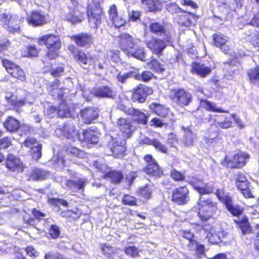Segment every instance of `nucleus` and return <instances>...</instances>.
<instances>
[{
    "label": "nucleus",
    "instance_id": "nucleus-1",
    "mask_svg": "<svg viewBox=\"0 0 259 259\" xmlns=\"http://www.w3.org/2000/svg\"><path fill=\"white\" fill-rule=\"evenodd\" d=\"M199 218L202 221H207L211 218L218 210L217 203L210 199L202 200L200 198L195 208Z\"/></svg>",
    "mask_w": 259,
    "mask_h": 259
},
{
    "label": "nucleus",
    "instance_id": "nucleus-2",
    "mask_svg": "<svg viewBox=\"0 0 259 259\" xmlns=\"http://www.w3.org/2000/svg\"><path fill=\"white\" fill-rule=\"evenodd\" d=\"M40 45L45 44L48 49L47 56L49 58L54 59L58 54V50L61 43L58 36L53 34H47L38 39Z\"/></svg>",
    "mask_w": 259,
    "mask_h": 259
},
{
    "label": "nucleus",
    "instance_id": "nucleus-3",
    "mask_svg": "<svg viewBox=\"0 0 259 259\" xmlns=\"http://www.w3.org/2000/svg\"><path fill=\"white\" fill-rule=\"evenodd\" d=\"M102 9L99 3L89 4L88 16L90 25L93 28H97L101 24Z\"/></svg>",
    "mask_w": 259,
    "mask_h": 259
},
{
    "label": "nucleus",
    "instance_id": "nucleus-4",
    "mask_svg": "<svg viewBox=\"0 0 259 259\" xmlns=\"http://www.w3.org/2000/svg\"><path fill=\"white\" fill-rule=\"evenodd\" d=\"M70 1L73 8L70 7L69 12L65 15V19L72 24L82 22L84 19L85 16L83 8L78 5L76 0Z\"/></svg>",
    "mask_w": 259,
    "mask_h": 259
},
{
    "label": "nucleus",
    "instance_id": "nucleus-5",
    "mask_svg": "<svg viewBox=\"0 0 259 259\" xmlns=\"http://www.w3.org/2000/svg\"><path fill=\"white\" fill-rule=\"evenodd\" d=\"M169 96L172 101L181 106L188 105L192 101V95L183 89L171 90Z\"/></svg>",
    "mask_w": 259,
    "mask_h": 259
},
{
    "label": "nucleus",
    "instance_id": "nucleus-6",
    "mask_svg": "<svg viewBox=\"0 0 259 259\" xmlns=\"http://www.w3.org/2000/svg\"><path fill=\"white\" fill-rule=\"evenodd\" d=\"M249 157L247 153L240 152L233 157L227 156L224 164L230 168L242 167L245 165L246 160L249 159Z\"/></svg>",
    "mask_w": 259,
    "mask_h": 259
},
{
    "label": "nucleus",
    "instance_id": "nucleus-7",
    "mask_svg": "<svg viewBox=\"0 0 259 259\" xmlns=\"http://www.w3.org/2000/svg\"><path fill=\"white\" fill-rule=\"evenodd\" d=\"M110 138L111 140L109 142L108 146L110 148L112 154L117 158L122 157L125 151V139L120 137H113L112 135L111 136Z\"/></svg>",
    "mask_w": 259,
    "mask_h": 259
},
{
    "label": "nucleus",
    "instance_id": "nucleus-8",
    "mask_svg": "<svg viewBox=\"0 0 259 259\" xmlns=\"http://www.w3.org/2000/svg\"><path fill=\"white\" fill-rule=\"evenodd\" d=\"M186 181L192 185L194 189L201 195L208 194L212 193L213 191V186L212 184L209 183L205 184L196 177L189 178L187 179Z\"/></svg>",
    "mask_w": 259,
    "mask_h": 259
},
{
    "label": "nucleus",
    "instance_id": "nucleus-9",
    "mask_svg": "<svg viewBox=\"0 0 259 259\" xmlns=\"http://www.w3.org/2000/svg\"><path fill=\"white\" fill-rule=\"evenodd\" d=\"M3 65L8 73L13 77L21 81L25 80L24 72L19 66L8 60H3Z\"/></svg>",
    "mask_w": 259,
    "mask_h": 259
},
{
    "label": "nucleus",
    "instance_id": "nucleus-10",
    "mask_svg": "<svg viewBox=\"0 0 259 259\" xmlns=\"http://www.w3.org/2000/svg\"><path fill=\"white\" fill-rule=\"evenodd\" d=\"M139 42V39L133 38L129 34L125 33L120 36L119 45L121 49L128 55L130 52H132V49Z\"/></svg>",
    "mask_w": 259,
    "mask_h": 259
},
{
    "label": "nucleus",
    "instance_id": "nucleus-11",
    "mask_svg": "<svg viewBox=\"0 0 259 259\" xmlns=\"http://www.w3.org/2000/svg\"><path fill=\"white\" fill-rule=\"evenodd\" d=\"M189 192L186 187L177 188L172 192L171 200L179 205L186 204L189 200Z\"/></svg>",
    "mask_w": 259,
    "mask_h": 259
},
{
    "label": "nucleus",
    "instance_id": "nucleus-12",
    "mask_svg": "<svg viewBox=\"0 0 259 259\" xmlns=\"http://www.w3.org/2000/svg\"><path fill=\"white\" fill-rule=\"evenodd\" d=\"M144 160L147 163L145 171L147 174L155 177H160L162 174V171L160 169L158 164L151 155H147Z\"/></svg>",
    "mask_w": 259,
    "mask_h": 259
},
{
    "label": "nucleus",
    "instance_id": "nucleus-13",
    "mask_svg": "<svg viewBox=\"0 0 259 259\" xmlns=\"http://www.w3.org/2000/svg\"><path fill=\"white\" fill-rule=\"evenodd\" d=\"M116 125L122 132V138L124 139L131 137L134 131L131 120L127 118H119L117 121Z\"/></svg>",
    "mask_w": 259,
    "mask_h": 259
},
{
    "label": "nucleus",
    "instance_id": "nucleus-14",
    "mask_svg": "<svg viewBox=\"0 0 259 259\" xmlns=\"http://www.w3.org/2000/svg\"><path fill=\"white\" fill-rule=\"evenodd\" d=\"M23 145L31 149V154L33 158L38 160L41 156V146L39 145L36 140L33 138H27Z\"/></svg>",
    "mask_w": 259,
    "mask_h": 259
},
{
    "label": "nucleus",
    "instance_id": "nucleus-15",
    "mask_svg": "<svg viewBox=\"0 0 259 259\" xmlns=\"http://www.w3.org/2000/svg\"><path fill=\"white\" fill-rule=\"evenodd\" d=\"M207 233L206 237L208 241L211 244L217 243L223 236V232H220L219 227L213 228L210 226H205L203 229Z\"/></svg>",
    "mask_w": 259,
    "mask_h": 259
},
{
    "label": "nucleus",
    "instance_id": "nucleus-16",
    "mask_svg": "<svg viewBox=\"0 0 259 259\" xmlns=\"http://www.w3.org/2000/svg\"><path fill=\"white\" fill-rule=\"evenodd\" d=\"M80 115L84 123L90 124L97 118L99 113L97 108L89 107L81 110Z\"/></svg>",
    "mask_w": 259,
    "mask_h": 259
},
{
    "label": "nucleus",
    "instance_id": "nucleus-17",
    "mask_svg": "<svg viewBox=\"0 0 259 259\" xmlns=\"http://www.w3.org/2000/svg\"><path fill=\"white\" fill-rule=\"evenodd\" d=\"M57 113L62 117H69L71 115L70 108H68L66 103L64 102H62L59 105L58 110L55 106H52L48 111V114L52 117Z\"/></svg>",
    "mask_w": 259,
    "mask_h": 259
},
{
    "label": "nucleus",
    "instance_id": "nucleus-18",
    "mask_svg": "<svg viewBox=\"0 0 259 259\" xmlns=\"http://www.w3.org/2000/svg\"><path fill=\"white\" fill-rule=\"evenodd\" d=\"M27 21L29 24L33 26H38L45 24L46 22V19L44 14L36 11L30 13Z\"/></svg>",
    "mask_w": 259,
    "mask_h": 259
},
{
    "label": "nucleus",
    "instance_id": "nucleus-19",
    "mask_svg": "<svg viewBox=\"0 0 259 259\" xmlns=\"http://www.w3.org/2000/svg\"><path fill=\"white\" fill-rule=\"evenodd\" d=\"M153 90L152 89L146 86L141 85L139 87L133 94V98L140 103L145 101L148 95L152 94Z\"/></svg>",
    "mask_w": 259,
    "mask_h": 259
},
{
    "label": "nucleus",
    "instance_id": "nucleus-20",
    "mask_svg": "<svg viewBox=\"0 0 259 259\" xmlns=\"http://www.w3.org/2000/svg\"><path fill=\"white\" fill-rule=\"evenodd\" d=\"M147 45L153 53L157 55L160 54L165 47L164 40L156 38L147 41Z\"/></svg>",
    "mask_w": 259,
    "mask_h": 259
},
{
    "label": "nucleus",
    "instance_id": "nucleus-21",
    "mask_svg": "<svg viewBox=\"0 0 259 259\" xmlns=\"http://www.w3.org/2000/svg\"><path fill=\"white\" fill-rule=\"evenodd\" d=\"M6 166L7 167L12 171H15L16 170L23 169V166L22 162L20 159L15 157L12 154H9L6 159Z\"/></svg>",
    "mask_w": 259,
    "mask_h": 259
},
{
    "label": "nucleus",
    "instance_id": "nucleus-22",
    "mask_svg": "<svg viewBox=\"0 0 259 259\" xmlns=\"http://www.w3.org/2000/svg\"><path fill=\"white\" fill-rule=\"evenodd\" d=\"M191 71L192 73L196 74L201 77H205L211 72L210 68L203 64L193 62L191 65Z\"/></svg>",
    "mask_w": 259,
    "mask_h": 259
},
{
    "label": "nucleus",
    "instance_id": "nucleus-23",
    "mask_svg": "<svg viewBox=\"0 0 259 259\" xmlns=\"http://www.w3.org/2000/svg\"><path fill=\"white\" fill-rule=\"evenodd\" d=\"M91 92L92 94L98 97L112 98L115 95L114 92L107 87L94 88Z\"/></svg>",
    "mask_w": 259,
    "mask_h": 259
},
{
    "label": "nucleus",
    "instance_id": "nucleus-24",
    "mask_svg": "<svg viewBox=\"0 0 259 259\" xmlns=\"http://www.w3.org/2000/svg\"><path fill=\"white\" fill-rule=\"evenodd\" d=\"M75 59L84 65L90 64L94 66L92 57L89 54H86L81 51L78 50L73 54Z\"/></svg>",
    "mask_w": 259,
    "mask_h": 259
},
{
    "label": "nucleus",
    "instance_id": "nucleus-25",
    "mask_svg": "<svg viewBox=\"0 0 259 259\" xmlns=\"http://www.w3.org/2000/svg\"><path fill=\"white\" fill-rule=\"evenodd\" d=\"M55 132L57 135H59L62 132V135L68 139H72L78 134V132L75 130L74 126L71 124H67L64 126L62 130L57 128Z\"/></svg>",
    "mask_w": 259,
    "mask_h": 259
},
{
    "label": "nucleus",
    "instance_id": "nucleus-26",
    "mask_svg": "<svg viewBox=\"0 0 259 259\" xmlns=\"http://www.w3.org/2000/svg\"><path fill=\"white\" fill-rule=\"evenodd\" d=\"M88 180L85 178L78 179L76 180H68L67 181V185L73 190L83 189Z\"/></svg>",
    "mask_w": 259,
    "mask_h": 259
},
{
    "label": "nucleus",
    "instance_id": "nucleus-27",
    "mask_svg": "<svg viewBox=\"0 0 259 259\" xmlns=\"http://www.w3.org/2000/svg\"><path fill=\"white\" fill-rule=\"evenodd\" d=\"M98 135L97 131L89 129L83 133V140L89 143L96 144L98 142Z\"/></svg>",
    "mask_w": 259,
    "mask_h": 259
},
{
    "label": "nucleus",
    "instance_id": "nucleus-28",
    "mask_svg": "<svg viewBox=\"0 0 259 259\" xmlns=\"http://www.w3.org/2000/svg\"><path fill=\"white\" fill-rule=\"evenodd\" d=\"M72 38L79 46H85L90 44L92 41V37L90 35L85 34L74 36Z\"/></svg>",
    "mask_w": 259,
    "mask_h": 259
},
{
    "label": "nucleus",
    "instance_id": "nucleus-29",
    "mask_svg": "<svg viewBox=\"0 0 259 259\" xmlns=\"http://www.w3.org/2000/svg\"><path fill=\"white\" fill-rule=\"evenodd\" d=\"M232 119L236 122L240 124V119L234 114L231 115L230 117H227L223 122H217L215 125L218 128H227L231 126Z\"/></svg>",
    "mask_w": 259,
    "mask_h": 259
},
{
    "label": "nucleus",
    "instance_id": "nucleus-30",
    "mask_svg": "<svg viewBox=\"0 0 259 259\" xmlns=\"http://www.w3.org/2000/svg\"><path fill=\"white\" fill-rule=\"evenodd\" d=\"M4 126L10 132L16 131L20 127L19 122L13 117H9L6 120Z\"/></svg>",
    "mask_w": 259,
    "mask_h": 259
},
{
    "label": "nucleus",
    "instance_id": "nucleus-31",
    "mask_svg": "<svg viewBox=\"0 0 259 259\" xmlns=\"http://www.w3.org/2000/svg\"><path fill=\"white\" fill-rule=\"evenodd\" d=\"M142 4L149 11H156L161 7V2L158 0H142Z\"/></svg>",
    "mask_w": 259,
    "mask_h": 259
},
{
    "label": "nucleus",
    "instance_id": "nucleus-32",
    "mask_svg": "<svg viewBox=\"0 0 259 259\" xmlns=\"http://www.w3.org/2000/svg\"><path fill=\"white\" fill-rule=\"evenodd\" d=\"M200 105L201 107L209 111L220 113L228 112L227 111L224 110L221 108L217 107L215 103L209 102L207 100H201Z\"/></svg>",
    "mask_w": 259,
    "mask_h": 259
},
{
    "label": "nucleus",
    "instance_id": "nucleus-33",
    "mask_svg": "<svg viewBox=\"0 0 259 259\" xmlns=\"http://www.w3.org/2000/svg\"><path fill=\"white\" fill-rule=\"evenodd\" d=\"M30 97L31 96L29 94L27 95L25 100H22L20 99L16 100H14L12 96H11L10 97L6 96V98L7 99L8 102L11 103L12 105L15 106L16 107H20L23 106L25 104V102L30 104L32 103L34 101V99H32V100H30L29 97Z\"/></svg>",
    "mask_w": 259,
    "mask_h": 259
},
{
    "label": "nucleus",
    "instance_id": "nucleus-34",
    "mask_svg": "<svg viewBox=\"0 0 259 259\" xmlns=\"http://www.w3.org/2000/svg\"><path fill=\"white\" fill-rule=\"evenodd\" d=\"M235 185L238 189H243L247 187L248 183L247 179L243 174L237 173L235 176Z\"/></svg>",
    "mask_w": 259,
    "mask_h": 259
},
{
    "label": "nucleus",
    "instance_id": "nucleus-35",
    "mask_svg": "<svg viewBox=\"0 0 259 259\" xmlns=\"http://www.w3.org/2000/svg\"><path fill=\"white\" fill-rule=\"evenodd\" d=\"M150 108L157 115L161 117L166 116L168 113V109L160 104L153 103L150 105Z\"/></svg>",
    "mask_w": 259,
    "mask_h": 259
},
{
    "label": "nucleus",
    "instance_id": "nucleus-36",
    "mask_svg": "<svg viewBox=\"0 0 259 259\" xmlns=\"http://www.w3.org/2000/svg\"><path fill=\"white\" fill-rule=\"evenodd\" d=\"M105 178L109 179L112 183H118L123 179V176L120 171L110 170Z\"/></svg>",
    "mask_w": 259,
    "mask_h": 259
},
{
    "label": "nucleus",
    "instance_id": "nucleus-37",
    "mask_svg": "<svg viewBox=\"0 0 259 259\" xmlns=\"http://www.w3.org/2000/svg\"><path fill=\"white\" fill-rule=\"evenodd\" d=\"M195 135L188 128L185 130V137L183 142L187 147H192L193 145Z\"/></svg>",
    "mask_w": 259,
    "mask_h": 259
},
{
    "label": "nucleus",
    "instance_id": "nucleus-38",
    "mask_svg": "<svg viewBox=\"0 0 259 259\" xmlns=\"http://www.w3.org/2000/svg\"><path fill=\"white\" fill-rule=\"evenodd\" d=\"M228 210L234 215L238 216L240 214L243 209L238 205H233L231 198L225 204Z\"/></svg>",
    "mask_w": 259,
    "mask_h": 259
},
{
    "label": "nucleus",
    "instance_id": "nucleus-39",
    "mask_svg": "<svg viewBox=\"0 0 259 259\" xmlns=\"http://www.w3.org/2000/svg\"><path fill=\"white\" fill-rule=\"evenodd\" d=\"M131 51L128 54V55H131L141 60L145 57L144 48L137 45L132 49Z\"/></svg>",
    "mask_w": 259,
    "mask_h": 259
},
{
    "label": "nucleus",
    "instance_id": "nucleus-40",
    "mask_svg": "<svg viewBox=\"0 0 259 259\" xmlns=\"http://www.w3.org/2000/svg\"><path fill=\"white\" fill-rule=\"evenodd\" d=\"M189 17V14H181L176 16L175 17V20L180 25L189 26L191 24V21Z\"/></svg>",
    "mask_w": 259,
    "mask_h": 259
},
{
    "label": "nucleus",
    "instance_id": "nucleus-41",
    "mask_svg": "<svg viewBox=\"0 0 259 259\" xmlns=\"http://www.w3.org/2000/svg\"><path fill=\"white\" fill-rule=\"evenodd\" d=\"M190 247L195 248L196 254L199 258H201L203 256H205V247L204 245L198 243L196 241H192Z\"/></svg>",
    "mask_w": 259,
    "mask_h": 259
},
{
    "label": "nucleus",
    "instance_id": "nucleus-42",
    "mask_svg": "<svg viewBox=\"0 0 259 259\" xmlns=\"http://www.w3.org/2000/svg\"><path fill=\"white\" fill-rule=\"evenodd\" d=\"M48 176L47 171L36 168L32 172L31 178L33 180H39L46 179Z\"/></svg>",
    "mask_w": 259,
    "mask_h": 259
},
{
    "label": "nucleus",
    "instance_id": "nucleus-43",
    "mask_svg": "<svg viewBox=\"0 0 259 259\" xmlns=\"http://www.w3.org/2000/svg\"><path fill=\"white\" fill-rule=\"evenodd\" d=\"M150 29L151 31L156 34L161 35L165 33L163 26L157 22H153L150 24Z\"/></svg>",
    "mask_w": 259,
    "mask_h": 259
},
{
    "label": "nucleus",
    "instance_id": "nucleus-44",
    "mask_svg": "<svg viewBox=\"0 0 259 259\" xmlns=\"http://www.w3.org/2000/svg\"><path fill=\"white\" fill-rule=\"evenodd\" d=\"M38 50L35 46H30L24 49L22 52V55L24 57H35L37 55Z\"/></svg>",
    "mask_w": 259,
    "mask_h": 259
},
{
    "label": "nucleus",
    "instance_id": "nucleus-45",
    "mask_svg": "<svg viewBox=\"0 0 259 259\" xmlns=\"http://www.w3.org/2000/svg\"><path fill=\"white\" fill-rule=\"evenodd\" d=\"M248 75L251 82L254 83L257 81H259V67L249 70Z\"/></svg>",
    "mask_w": 259,
    "mask_h": 259
},
{
    "label": "nucleus",
    "instance_id": "nucleus-46",
    "mask_svg": "<svg viewBox=\"0 0 259 259\" xmlns=\"http://www.w3.org/2000/svg\"><path fill=\"white\" fill-rule=\"evenodd\" d=\"M215 45L218 47L224 46L228 41L227 38L222 35L215 34L213 35Z\"/></svg>",
    "mask_w": 259,
    "mask_h": 259
},
{
    "label": "nucleus",
    "instance_id": "nucleus-47",
    "mask_svg": "<svg viewBox=\"0 0 259 259\" xmlns=\"http://www.w3.org/2000/svg\"><path fill=\"white\" fill-rule=\"evenodd\" d=\"M149 66L151 69L159 73H161L164 70L163 65L160 64L156 60H152L149 63Z\"/></svg>",
    "mask_w": 259,
    "mask_h": 259
},
{
    "label": "nucleus",
    "instance_id": "nucleus-48",
    "mask_svg": "<svg viewBox=\"0 0 259 259\" xmlns=\"http://www.w3.org/2000/svg\"><path fill=\"white\" fill-rule=\"evenodd\" d=\"M152 191V187L150 185H146L142 187L139 190V193L145 198H149Z\"/></svg>",
    "mask_w": 259,
    "mask_h": 259
},
{
    "label": "nucleus",
    "instance_id": "nucleus-49",
    "mask_svg": "<svg viewBox=\"0 0 259 259\" xmlns=\"http://www.w3.org/2000/svg\"><path fill=\"white\" fill-rule=\"evenodd\" d=\"M94 165L99 170L104 174V177H106L107 174L109 173L110 170L106 164L102 162L101 161H96L94 163Z\"/></svg>",
    "mask_w": 259,
    "mask_h": 259
},
{
    "label": "nucleus",
    "instance_id": "nucleus-50",
    "mask_svg": "<svg viewBox=\"0 0 259 259\" xmlns=\"http://www.w3.org/2000/svg\"><path fill=\"white\" fill-rule=\"evenodd\" d=\"M217 197L225 204L231 198L226 194L223 189H218L216 192Z\"/></svg>",
    "mask_w": 259,
    "mask_h": 259
},
{
    "label": "nucleus",
    "instance_id": "nucleus-51",
    "mask_svg": "<svg viewBox=\"0 0 259 259\" xmlns=\"http://www.w3.org/2000/svg\"><path fill=\"white\" fill-rule=\"evenodd\" d=\"M239 226L243 234L247 233L250 231L248 221L246 218H243L242 221L239 223Z\"/></svg>",
    "mask_w": 259,
    "mask_h": 259
},
{
    "label": "nucleus",
    "instance_id": "nucleus-52",
    "mask_svg": "<svg viewBox=\"0 0 259 259\" xmlns=\"http://www.w3.org/2000/svg\"><path fill=\"white\" fill-rule=\"evenodd\" d=\"M152 145H153L156 149L163 153H165L167 151L166 147L157 139L153 140Z\"/></svg>",
    "mask_w": 259,
    "mask_h": 259
},
{
    "label": "nucleus",
    "instance_id": "nucleus-53",
    "mask_svg": "<svg viewBox=\"0 0 259 259\" xmlns=\"http://www.w3.org/2000/svg\"><path fill=\"white\" fill-rule=\"evenodd\" d=\"M125 252L126 254L131 256H136L138 255V249L133 246H128L125 248Z\"/></svg>",
    "mask_w": 259,
    "mask_h": 259
},
{
    "label": "nucleus",
    "instance_id": "nucleus-54",
    "mask_svg": "<svg viewBox=\"0 0 259 259\" xmlns=\"http://www.w3.org/2000/svg\"><path fill=\"white\" fill-rule=\"evenodd\" d=\"M49 202L52 205L56 206L62 205L67 206L68 204V203L65 200L57 198H50L49 199Z\"/></svg>",
    "mask_w": 259,
    "mask_h": 259
},
{
    "label": "nucleus",
    "instance_id": "nucleus-55",
    "mask_svg": "<svg viewBox=\"0 0 259 259\" xmlns=\"http://www.w3.org/2000/svg\"><path fill=\"white\" fill-rule=\"evenodd\" d=\"M122 202L124 204L135 205H136V199L129 195H125L122 199Z\"/></svg>",
    "mask_w": 259,
    "mask_h": 259
},
{
    "label": "nucleus",
    "instance_id": "nucleus-56",
    "mask_svg": "<svg viewBox=\"0 0 259 259\" xmlns=\"http://www.w3.org/2000/svg\"><path fill=\"white\" fill-rule=\"evenodd\" d=\"M112 20L116 27L123 26L125 23V19L122 17H119L118 15L113 18Z\"/></svg>",
    "mask_w": 259,
    "mask_h": 259
},
{
    "label": "nucleus",
    "instance_id": "nucleus-57",
    "mask_svg": "<svg viewBox=\"0 0 259 259\" xmlns=\"http://www.w3.org/2000/svg\"><path fill=\"white\" fill-rule=\"evenodd\" d=\"M49 234L54 239L58 238L60 235L59 228L57 226L52 225L50 229Z\"/></svg>",
    "mask_w": 259,
    "mask_h": 259
},
{
    "label": "nucleus",
    "instance_id": "nucleus-58",
    "mask_svg": "<svg viewBox=\"0 0 259 259\" xmlns=\"http://www.w3.org/2000/svg\"><path fill=\"white\" fill-rule=\"evenodd\" d=\"M170 175L175 181H183L184 179V175L176 169L171 170Z\"/></svg>",
    "mask_w": 259,
    "mask_h": 259
},
{
    "label": "nucleus",
    "instance_id": "nucleus-59",
    "mask_svg": "<svg viewBox=\"0 0 259 259\" xmlns=\"http://www.w3.org/2000/svg\"><path fill=\"white\" fill-rule=\"evenodd\" d=\"M135 114L138 117L137 120L142 124H146L147 122V117L145 114L139 111H136Z\"/></svg>",
    "mask_w": 259,
    "mask_h": 259
},
{
    "label": "nucleus",
    "instance_id": "nucleus-60",
    "mask_svg": "<svg viewBox=\"0 0 259 259\" xmlns=\"http://www.w3.org/2000/svg\"><path fill=\"white\" fill-rule=\"evenodd\" d=\"M67 152L74 156H81L83 152L75 147H70L67 150Z\"/></svg>",
    "mask_w": 259,
    "mask_h": 259
},
{
    "label": "nucleus",
    "instance_id": "nucleus-61",
    "mask_svg": "<svg viewBox=\"0 0 259 259\" xmlns=\"http://www.w3.org/2000/svg\"><path fill=\"white\" fill-rule=\"evenodd\" d=\"M167 142L171 147H175L178 143L176 135L172 133L169 134Z\"/></svg>",
    "mask_w": 259,
    "mask_h": 259
},
{
    "label": "nucleus",
    "instance_id": "nucleus-62",
    "mask_svg": "<svg viewBox=\"0 0 259 259\" xmlns=\"http://www.w3.org/2000/svg\"><path fill=\"white\" fill-rule=\"evenodd\" d=\"M45 259H65L64 257L58 253L53 252L47 253L45 255Z\"/></svg>",
    "mask_w": 259,
    "mask_h": 259
},
{
    "label": "nucleus",
    "instance_id": "nucleus-63",
    "mask_svg": "<svg viewBox=\"0 0 259 259\" xmlns=\"http://www.w3.org/2000/svg\"><path fill=\"white\" fill-rule=\"evenodd\" d=\"M102 250L104 254L108 256H111L114 252V249L109 245H107L106 244H105L102 246Z\"/></svg>",
    "mask_w": 259,
    "mask_h": 259
},
{
    "label": "nucleus",
    "instance_id": "nucleus-64",
    "mask_svg": "<svg viewBox=\"0 0 259 259\" xmlns=\"http://www.w3.org/2000/svg\"><path fill=\"white\" fill-rule=\"evenodd\" d=\"M26 251L29 256L36 257L38 256L39 253L32 246H28L26 248Z\"/></svg>",
    "mask_w": 259,
    "mask_h": 259
}]
</instances>
